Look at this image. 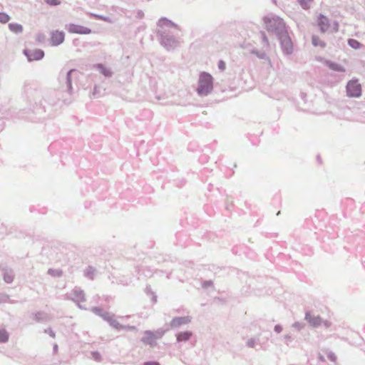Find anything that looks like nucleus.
I'll return each instance as SVG.
<instances>
[{"label":"nucleus","instance_id":"f257e3e1","mask_svg":"<svg viewBox=\"0 0 365 365\" xmlns=\"http://www.w3.org/2000/svg\"><path fill=\"white\" fill-rule=\"evenodd\" d=\"M156 33L160 37V43L166 50L170 51L175 49L179 45V41L170 31V29L179 30V27L172 21L167 18H161L158 24Z\"/></svg>","mask_w":365,"mask_h":365},{"label":"nucleus","instance_id":"f03ea898","mask_svg":"<svg viewBox=\"0 0 365 365\" xmlns=\"http://www.w3.org/2000/svg\"><path fill=\"white\" fill-rule=\"evenodd\" d=\"M264 24L268 32L274 34L277 36L287 31L284 20L274 14H269L263 18Z\"/></svg>","mask_w":365,"mask_h":365},{"label":"nucleus","instance_id":"7ed1b4c3","mask_svg":"<svg viewBox=\"0 0 365 365\" xmlns=\"http://www.w3.org/2000/svg\"><path fill=\"white\" fill-rule=\"evenodd\" d=\"M213 90V78L207 72H202L198 79L197 93L200 96H207Z\"/></svg>","mask_w":365,"mask_h":365},{"label":"nucleus","instance_id":"20e7f679","mask_svg":"<svg viewBox=\"0 0 365 365\" xmlns=\"http://www.w3.org/2000/svg\"><path fill=\"white\" fill-rule=\"evenodd\" d=\"M361 85L357 78L349 81L346 86V96L349 98H359L361 96Z\"/></svg>","mask_w":365,"mask_h":365},{"label":"nucleus","instance_id":"39448f33","mask_svg":"<svg viewBox=\"0 0 365 365\" xmlns=\"http://www.w3.org/2000/svg\"><path fill=\"white\" fill-rule=\"evenodd\" d=\"M76 72V69H71L65 74L61 72L59 75V81L62 88H65V90L70 94H71L73 91L71 77L73 73Z\"/></svg>","mask_w":365,"mask_h":365},{"label":"nucleus","instance_id":"423d86ee","mask_svg":"<svg viewBox=\"0 0 365 365\" xmlns=\"http://www.w3.org/2000/svg\"><path fill=\"white\" fill-rule=\"evenodd\" d=\"M280 42L281 48L283 53L286 55H290L293 52V43L289 36L288 31L277 36Z\"/></svg>","mask_w":365,"mask_h":365},{"label":"nucleus","instance_id":"0eeeda50","mask_svg":"<svg viewBox=\"0 0 365 365\" xmlns=\"http://www.w3.org/2000/svg\"><path fill=\"white\" fill-rule=\"evenodd\" d=\"M68 31L69 33L78 34H90L92 32L91 29L88 27L74 24H70L68 26Z\"/></svg>","mask_w":365,"mask_h":365},{"label":"nucleus","instance_id":"6e6552de","mask_svg":"<svg viewBox=\"0 0 365 365\" xmlns=\"http://www.w3.org/2000/svg\"><path fill=\"white\" fill-rule=\"evenodd\" d=\"M191 322V317L189 316L175 317L170 322L169 326L170 329L178 328L182 325L187 324Z\"/></svg>","mask_w":365,"mask_h":365},{"label":"nucleus","instance_id":"1a4fd4ad","mask_svg":"<svg viewBox=\"0 0 365 365\" xmlns=\"http://www.w3.org/2000/svg\"><path fill=\"white\" fill-rule=\"evenodd\" d=\"M73 297L71 299L78 303V306L79 308L83 309L82 306L80 304V302H83L86 301L84 292L80 288L76 287L71 294Z\"/></svg>","mask_w":365,"mask_h":365},{"label":"nucleus","instance_id":"9d476101","mask_svg":"<svg viewBox=\"0 0 365 365\" xmlns=\"http://www.w3.org/2000/svg\"><path fill=\"white\" fill-rule=\"evenodd\" d=\"M145 336L141 339V341L144 344H148L151 347H154L157 345L155 336L154 332L150 330L144 331Z\"/></svg>","mask_w":365,"mask_h":365},{"label":"nucleus","instance_id":"9b49d317","mask_svg":"<svg viewBox=\"0 0 365 365\" xmlns=\"http://www.w3.org/2000/svg\"><path fill=\"white\" fill-rule=\"evenodd\" d=\"M65 38V34L63 31H53L51 33V43L53 46H58L62 43Z\"/></svg>","mask_w":365,"mask_h":365},{"label":"nucleus","instance_id":"f8f14e48","mask_svg":"<svg viewBox=\"0 0 365 365\" xmlns=\"http://www.w3.org/2000/svg\"><path fill=\"white\" fill-rule=\"evenodd\" d=\"M24 53L27 56L28 60L29 61H34V60H36V61L41 60L44 56V52L41 49L34 50L31 55L29 53L28 51L24 50Z\"/></svg>","mask_w":365,"mask_h":365},{"label":"nucleus","instance_id":"ddd939ff","mask_svg":"<svg viewBox=\"0 0 365 365\" xmlns=\"http://www.w3.org/2000/svg\"><path fill=\"white\" fill-rule=\"evenodd\" d=\"M3 279L6 283L10 284L14 281V273L12 269L7 267L1 268Z\"/></svg>","mask_w":365,"mask_h":365},{"label":"nucleus","instance_id":"4468645a","mask_svg":"<svg viewBox=\"0 0 365 365\" xmlns=\"http://www.w3.org/2000/svg\"><path fill=\"white\" fill-rule=\"evenodd\" d=\"M115 315L113 314H111L110 312H107L106 314H103V320L106 321L109 323V324L113 327V328L116 329H119V327H120V324L114 319Z\"/></svg>","mask_w":365,"mask_h":365},{"label":"nucleus","instance_id":"2eb2a0df","mask_svg":"<svg viewBox=\"0 0 365 365\" xmlns=\"http://www.w3.org/2000/svg\"><path fill=\"white\" fill-rule=\"evenodd\" d=\"M318 26L322 33L326 32L329 28L328 18L322 14H320L318 17Z\"/></svg>","mask_w":365,"mask_h":365},{"label":"nucleus","instance_id":"dca6fc26","mask_svg":"<svg viewBox=\"0 0 365 365\" xmlns=\"http://www.w3.org/2000/svg\"><path fill=\"white\" fill-rule=\"evenodd\" d=\"M33 319L37 322H46L51 320V317L44 312H37L33 314Z\"/></svg>","mask_w":365,"mask_h":365},{"label":"nucleus","instance_id":"f3484780","mask_svg":"<svg viewBox=\"0 0 365 365\" xmlns=\"http://www.w3.org/2000/svg\"><path fill=\"white\" fill-rule=\"evenodd\" d=\"M305 319L313 327H318L321 324L322 319L319 316H312L309 312L305 314Z\"/></svg>","mask_w":365,"mask_h":365},{"label":"nucleus","instance_id":"a211bd4d","mask_svg":"<svg viewBox=\"0 0 365 365\" xmlns=\"http://www.w3.org/2000/svg\"><path fill=\"white\" fill-rule=\"evenodd\" d=\"M94 67L99 71V72L103 74L105 77L110 78L112 77L113 73V71L109 68L106 67L102 63H98L94 66Z\"/></svg>","mask_w":365,"mask_h":365},{"label":"nucleus","instance_id":"6ab92c4d","mask_svg":"<svg viewBox=\"0 0 365 365\" xmlns=\"http://www.w3.org/2000/svg\"><path fill=\"white\" fill-rule=\"evenodd\" d=\"M251 53L256 55L258 58L267 61L269 64L271 63V61H270L269 56L267 55V53L264 51L252 49L251 51Z\"/></svg>","mask_w":365,"mask_h":365},{"label":"nucleus","instance_id":"aec40b11","mask_svg":"<svg viewBox=\"0 0 365 365\" xmlns=\"http://www.w3.org/2000/svg\"><path fill=\"white\" fill-rule=\"evenodd\" d=\"M326 64L331 70H333L334 71L345 72L346 71L344 67H343L339 63L332 62L331 61H327Z\"/></svg>","mask_w":365,"mask_h":365},{"label":"nucleus","instance_id":"412c9836","mask_svg":"<svg viewBox=\"0 0 365 365\" xmlns=\"http://www.w3.org/2000/svg\"><path fill=\"white\" fill-rule=\"evenodd\" d=\"M192 334V332L189 331L180 332L176 335L177 341L179 342L187 341L190 339Z\"/></svg>","mask_w":365,"mask_h":365},{"label":"nucleus","instance_id":"4be33fe9","mask_svg":"<svg viewBox=\"0 0 365 365\" xmlns=\"http://www.w3.org/2000/svg\"><path fill=\"white\" fill-rule=\"evenodd\" d=\"M9 28L11 31L15 34H21L23 31V26L16 23H11L9 24Z\"/></svg>","mask_w":365,"mask_h":365},{"label":"nucleus","instance_id":"5701e85b","mask_svg":"<svg viewBox=\"0 0 365 365\" xmlns=\"http://www.w3.org/2000/svg\"><path fill=\"white\" fill-rule=\"evenodd\" d=\"M312 44L314 46H320L322 48H324L326 46V43L324 41H322L318 36H313L312 38Z\"/></svg>","mask_w":365,"mask_h":365},{"label":"nucleus","instance_id":"b1692460","mask_svg":"<svg viewBox=\"0 0 365 365\" xmlns=\"http://www.w3.org/2000/svg\"><path fill=\"white\" fill-rule=\"evenodd\" d=\"M348 44L349 46H351V48H353L354 49H359L362 46L359 41H358L357 40L354 39V38H349L348 40Z\"/></svg>","mask_w":365,"mask_h":365},{"label":"nucleus","instance_id":"393cba45","mask_svg":"<svg viewBox=\"0 0 365 365\" xmlns=\"http://www.w3.org/2000/svg\"><path fill=\"white\" fill-rule=\"evenodd\" d=\"M96 273V269L93 267H88L85 271V276L90 279H93Z\"/></svg>","mask_w":365,"mask_h":365},{"label":"nucleus","instance_id":"a878e982","mask_svg":"<svg viewBox=\"0 0 365 365\" xmlns=\"http://www.w3.org/2000/svg\"><path fill=\"white\" fill-rule=\"evenodd\" d=\"M314 0H297L299 4L304 9H309L310 8L311 3L313 2Z\"/></svg>","mask_w":365,"mask_h":365},{"label":"nucleus","instance_id":"bb28decb","mask_svg":"<svg viewBox=\"0 0 365 365\" xmlns=\"http://www.w3.org/2000/svg\"><path fill=\"white\" fill-rule=\"evenodd\" d=\"M9 340V334L5 329L0 330V341L5 343Z\"/></svg>","mask_w":365,"mask_h":365},{"label":"nucleus","instance_id":"cd10ccee","mask_svg":"<svg viewBox=\"0 0 365 365\" xmlns=\"http://www.w3.org/2000/svg\"><path fill=\"white\" fill-rule=\"evenodd\" d=\"M10 20V16L4 13V12H0V23L1 24H6Z\"/></svg>","mask_w":365,"mask_h":365},{"label":"nucleus","instance_id":"c85d7f7f","mask_svg":"<svg viewBox=\"0 0 365 365\" xmlns=\"http://www.w3.org/2000/svg\"><path fill=\"white\" fill-rule=\"evenodd\" d=\"M92 312L93 313H95L96 315H98V316H100L102 318H103V314L107 313V312H104L100 307H93L92 308Z\"/></svg>","mask_w":365,"mask_h":365},{"label":"nucleus","instance_id":"c756f323","mask_svg":"<svg viewBox=\"0 0 365 365\" xmlns=\"http://www.w3.org/2000/svg\"><path fill=\"white\" fill-rule=\"evenodd\" d=\"M48 273L54 277H60L61 275V271L58 269H49Z\"/></svg>","mask_w":365,"mask_h":365},{"label":"nucleus","instance_id":"7c9ffc66","mask_svg":"<svg viewBox=\"0 0 365 365\" xmlns=\"http://www.w3.org/2000/svg\"><path fill=\"white\" fill-rule=\"evenodd\" d=\"M119 329H125L128 331H137V328L135 326H129V325H122L120 324V327Z\"/></svg>","mask_w":365,"mask_h":365},{"label":"nucleus","instance_id":"2f4dec72","mask_svg":"<svg viewBox=\"0 0 365 365\" xmlns=\"http://www.w3.org/2000/svg\"><path fill=\"white\" fill-rule=\"evenodd\" d=\"M153 332L156 340L160 339L165 334V331L163 329H158L157 331Z\"/></svg>","mask_w":365,"mask_h":365},{"label":"nucleus","instance_id":"473e14b6","mask_svg":"<svg viewBox=\"0 0 365 365\" xmlns=\"http://www.w3.org/2000/svg\"><path fill=\"white\" fill-rule=\"evenodd\" d=\"M10 299L9 296L5 294H0V304L9 302Z\"/></svg>","mask_w":365,"mask_h":365},{"label":"nucleus","instance_id":"72a5a7b5","mask_svg":"<svg viewBox=\"0 0 365 365\" xmlns=\"http://www.w3.org/2000/svg\"><path fill=\"white\" fill-rule=\"evenodd\" d=\"M45 2L50 6H58L61 4L59 0H44Z\"/></svg>","mask_w":365,"mask_h":365},{"label":"nucleus","instance_id":"f704fd0d","mask_svg":"<svg viewBox=\"0 0 365 365\" xmlns=\"http://www.w3.org/2000/svg\"><path fill=\"white\" fill-rule=\"evenodd\" d=\"M91 355L93 359H95L97 361H100L101 359V356L99 352L98 351H92Z\"/></svg>","mask_w":365,"mask_h":365},{"label":"nucleus","instance_id":"c9c22d12","mask_svg":"<svg viewBox=\"0 0 365 365\" xmlns=\"http://www.w3.org/2000/svg\"><path fill=\"white\" fill-rule=\"evenodd\" d=\"M261 37H262V42L266 44L267 46H269V40H268V38L267 37L264 31H261Z\"/></svg>","mask_w":365,"mask_h":365},{"label":"nucleus","instance_id":"e433bc0d","mask_svg":"<svg viewBox=\"0 0 365 365\" xmlns=\"http://www.w3.org/2000/svg\"><path fill=\"white\" fill-rule=\"evenodd\" d=\"M217 66L220 71H223L226 68V63L224 61L220 60V61H219V62L217 63Z\"/></svg>","mask_w":365,"mask_h":365},{"label":"nucleus","instance_id":"4c0bfd02","mask_svg":"<svg viewBox=\"0 0 365 365\" xmlns=\"http://www.w3.org/2000/svg\"><path fill=\"white\" fill-rule=\"evenodd\" d=\"M91 15L95 16L97 19L105 21H110L108 17H106V16H104L102 15H98V14H92Z\"/></svg>","mask_w":365,"mask_h":365},{"label":"nucleus","instance_id":"58836bf2","mask_svg":"<svg viewBox=\"0 0 365 365\" xmlns=\"http://www.w3.org/2000/svg\"><path fill=\"white\" fill-rule=\"evenodd\" d=\"M255 344H256V340L254 339H250L247 341V346L250 348H254L255 346Z\"/></svg>","mask_w":365,"mask_h":365},{"label":"nucleus","instance_id":"ea45409f","mask_svg":"<svg viewBox=\"0 0 365 365\" xmlns=\"http://www.w3.org/2000/svg\"><path fill=\"white\" fill-rule=\"evenodd\" d=\"M44 333L49 334L52 338H55L56 336L55 332L51 328L46 329Z\"/></svg>","mask_w":365,"mask_h":365},{"label":"nucleus","instance_id":"a19ab883","mask_svg":"<svg viewBox=\"0 0 365 365\" xmlns=\"http://www.w3.org/2000/svg\"><path fill=\"white\" fill-rule=\"evenodd\" d=\"M98 93H99L98 88L97 86H95L93 91V93H92V96L94 98H98Z\"/></svg>","mask_w":365,"mask_h":365},{"label":"nucleus","instance_id":"79ce46f5","mask_svg":"<svg viewBox=\"0 0 365 365\" xmlns=\"http://www.w3.org/2000/svg\"><path fill=\"white\" fill-rule=\"evenodd\" d=\"M292 327L298 330H300L303 327V324L300 322H295Z\"/></svg>","mask_w":365,"mask_h":365},{"label":"nucleus","instance_id":"37998d69","mask_svg":"<svg viewBox=\"0 0 365 365\" xmlns=\"http://www.w3.org/2000/svg\"><path fill=\"white\" fill-rule=\"evenodd\" d=\"M212 284V281H210V280L205 281L202 284V287L207 288L208 287L211 286Z\"/></svg>","mask_w":365,"mask_h":365},{"label":"nucleus","instance_id":"c03bdc74","mask_svg":"<svg viewBox=\"0 0 365 365\" xmlns=\"http://www.w3.org/2000/svg\"><path fill=\"white\" fill-rule=\"evenodd\" d=\"M136 17H137L138 19H143V18L144 17V13H143V11H141V10H138V11H137V13H136Z\"/></svg>","mask_w":365,"mask_h":365},{"label":"nucleus","instance_id":"a18cd8bd","mask_svg":"<svg viewBox=\"0 0 365 365\" xmlns=\"http://www.w3.org/2000/svg\"><path fill=\"white\" fill-rule=\"evenodd\" d=\"M274 330L277 333H280L282 331V327L279 324H277V325H275Z\"/></svg>","mask_w":365,"mask_h":365},{"label":"nucleus","instance_id":"49530a36","mask_svg":"<svg viewBox=\"0 0 365 365\" xmlns=\"http://www.w3.org/2000/svg\"><path fill=\"white\" fill-rule=\"evenodd\" d=\"M328 358L332 361H334L336 360V356L334 353H331L330 352L329 354H328Z\"/></svg>","mask_w":365,"mask_h":365},{"label":"nucleus","instance_id":"de8ad7c7","mask_svg":"<svg viewBox=\"0 0 365 365\" xmlns=\"http://www.w3.org/2000/svg\"><path fill=\"white\" fill-rule=\"evenodd\" d=\"M143 365H160V364L157 361H150L145 362L143 364Z\"/></svg>","mask_w":365,"mask_h":365},{"label":"nucleus","instance_id":"09e8293b","mask_svg":"<svg viewBox=\"0 0 365 365\" xmlns=\"http://www.w3.org/2000/svg\"><path fill=\"white\" fill-rule=\"evenodd\" d=\"M284 337L285 339H287L288 341H292V336L290 334H286V335H284Z\"/></svg>","mask_w":365,"mask_h":365},{"label":"nucleus","instance_id":"8fccbe9b","mask_svg":"<svg viewBox=\"0 0 365 365\" xmlns=\"http://www.w3.org/2000/svg\"><path fill=\"white\" fill-rule=\"evenodd\" d=\"M58 351V345L56 344L53 346V351L56 352Z\"/></svg>","mask_w":365,"mask_h":365},{"label":"nucleus","instance_id":"3c124183","mask_svg":"<svg viewBox=\"0 0 365 365\" xmlns=\"http://www.w3.org/2000/svg\"><path fill=\"white\" fill-rule=\"evenodd\" d=\"M156 298H157V297H156V296H154V297H153V303H155V302H157V299H156Z\"/></svg>","mask_w":365,"mask_h":365},{"label":"nucleus","instance_id":"603ef678","mask_svg":"<svg viewBox=\"0 0 365 365\" xmlns=\"http://www.w3.org/2000/svg\"><path fill=\"white\" fill-rule=\"evenodd\" d=\"M319 359L322 360V361H324V356H319Z\"/></svg>","mask_w":365,"mask_h":365},{"label":"nucleus","instance_id":"864d4df0","mask_svg":"<svg viewBox=\"0 0 365 365\" xmlns=\"http://www.w3.org/2000/svg\"><path fill=\"white\" fill-rule=\"evenodd\" d=\"M280 213H281V212H280V211H279V212L277 213V216H278V215H280Z\"/></svg>","mask_w":365,"mask_h":365},{"label":"nucleus","instance_id":"5fc2aeb1","mask_svg":"<svg viewBox=\"0 0 365 365\" xmlns=\"http://www.w3.org/2000/svg\"><path fill=\"white\" fill-rule=\"evenodd\" d=\"M317 160L319 161V160H320L319 156H317Z\"/></svg>","mask_w":365,"mask_h":365}]
</instances>
